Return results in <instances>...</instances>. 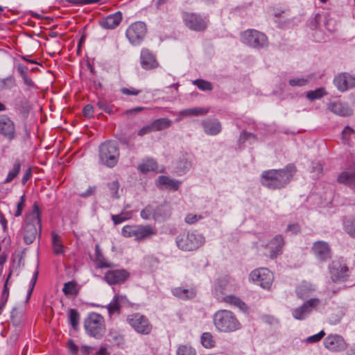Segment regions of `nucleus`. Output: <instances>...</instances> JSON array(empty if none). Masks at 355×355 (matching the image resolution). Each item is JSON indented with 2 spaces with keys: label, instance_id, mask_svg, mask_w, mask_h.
<instances>
[{
  "label": "nucleus",
  "instance_id": "nucleus-20",
  "mask_svg": "<svg viewBox=\"0 0 355 355\" xmlns=\"http://www.w3.org/2000/svg\"><path fill=\"white\" fill-rule=\"evenodd\" d=\"M327 108L334 114L340 116H349L353 114V110L347 103L340 101L329 103Z\"/></svg>",
  "mask_w": 355,
  "mask_h": 355
},
{
  "label": "nucleus",
  "instance_id": "nucleus-49",
  "mask_svg": "<svg viewBox=\"0 0 355 355\" xmlns=\"http://www.w3.org/2000/svg\"><path fill=\"white\" fill-rule=\"evenodd\" d=\"M101 257H102V252L99 248L98 245H96V263L97 266L99 268H109L110 266V263L107 262H103V260H101Z\"/></svg>",
  "mask_w": 355,
  "mask_h": 355
},
{
  "label": "nucleus",
  "instance_id": "nucleus-15",
  "mask_svg": "<svg viewBox=\"0 0 355 355\" xmlns=\"http://www.w3.org/2000/svg\"><path fill=\"white\" fill-rule=\"evenodd\" d=\"M325 348L333 352H339L347 348V343L343 336L338 334H329L323 340Z\"/></svg>",
  "mask_w": 355,
  "mask_h": 355
},
{
  "label": "nucleus",
  "instance_id": "nucleus-6",
  "mask_svg": "<svg viewBox=\"0 0 355 355\" xmlns=\"http://www.w3.org/2000/svg\"><path fill=\"white\" fill-rule=\"evenodd\" d=\"M84 327L86 332L96 338H102L105 331L103 316L96 313L89 314L85 320Z\"/></svg>",
  "mask_w": 355,
  "mask_h": 355
},
{
  "label": "nucleus",
  "instance_id": "nucleus-57",
  "mask_svg": "<svg viewBox=\"0 0 355 355\" xmlns=\"http://www.w3.org/2000/svg\"><path fill=\"white\" fill-rule=\"evenodd\" d=\"M324 336L325 333L323 330H322L315 335L307 337L306 338V342L307 343H315L319 342Z\"/></svg>",
  "mask_w": 355,
  "mask_h": 355
},
{
  "label": "nucleus",
  "instance_id": "nucleus-11",
  "mask_svg": "<svg viewBox=\"0 0 355 355\" xmlns=\"http://www.w3.org/2000/svg\"><path fill=\"white\" fill-rule=\"evenodd\" d=\"M147 33L146 24L142 21L132 24L126 30V37L133 45H139L144 40Z\"/></svg>",
  "mask_w": 355,
  "mask_h": 355
},
{
  "label": "nucleus",
  "instance_id": "nucleus-56",
  "mask_svg": "<svg viewBox=\"0 0 355 355\" xmlns=\"http://www.w3.org/2000/svg\"><path fill=\"white\" fill-rule=\"evenodd\" d=\"M25 195L21 196L19 201L17 204V209L14 214L15 217H19L21 215L22 211L25 207Z\"/></svg>",
  "mask_w": 355,
  "mask_h": 355
},
{
  "label": "nucleus",
  "instance_id": "nucleus-5",
  "mask_svg": "<svg viewBox=\"0 0 355 355\" xmlns=\"http://www.w3.org/2000/svg\"><path fill=\"white\" fill-rule=\"evenodd\" d=\"M125 237H134L137 242H143L151 239L157 234V230L151 225H135L124 226L121 230Z\"/></svg>",
  "mask_w": 355,
  "mask_h": 355
},
{
  "label": "nucleus",
  "instance_id": "nucleus-38",
  "mask_svg": "<svg viewBox=\"0 0 355 355\" xmlns=\"http://www.w3.org/2000/svg\"><path fill=\"white\" fill-rule=\"evenodd\" d=\"M200 342L202 345L207 349H211L215 346L214 337L209 332H204L202 334Z\"/></svg>",
  "mask_w": 355,
  "mask_h": 355
},
{
  "label": "nucleus",
  "instance_id": "nucleus-13",
  "mask_svg": "<svg viewBox=\"0 0 355 355\" xmlns=\"http://www.w3.org/2000/svg\"><path fill=\"white\" fill-rule=\"evenodd\" d=\"M182 19L186 26L192 31H203L207 28L206 20L198 14L184 12Z\"/></svg>",
  "mask_w": 355,
  "mask_h": 355
},
{
  "label": "nucleus",
  "instance_id": "nucleus-30",
  "mask_svg": "<svg viewBox=\"0 0 355 355\" xmlns=\"http://www.w3.org/2000/svg\"><path fill=\"white\" fill-rule=\"evenodd\" d=\"M130 275V272L125 269H112V285L124 283Z\"/></svg>",
  "mask_w": 355,
  "mask_h": 355
},
{
  "label": "nucleus",
  "instance_id": "nucleus-34",
  "mask_svg": "<svg viewBox=\"0 0 355 355\" xmlns=\"http://www.w3.org/2000/svg\"><path fill=\"white\" fill-rule=\"evenodd\" d=\"M52 246L53 252L57 254H64V245L62 243L60 236L55 232L51 233Z\"/></svg>",
  "mask_w": 355,
  "mask_h": 355
},
{
  "label": "nucleus",
  "instance_id": "nucleus-21",
  "mask_svg": "<svg viewBox=\"0 0 355 355\" xmlns=\"http://www.w3.org/2000/svg\"><path fill=\"white\" fill-rule=\"evenodd\" d=\"M204 132L211 136L218 135L222 130V125L218 119H207L202 121Z\"/></svg>",
  "mask_w": 355,
  "mask_h": 355
},
{
  "label": "nucleus",
  "instance_id": "nucleus-37",
  "mask_svg": "<svg viewBox=\"0 0 355 355\" xmlns=\"http://www.w3.org/2000/svg\"><path fill=\"white\" fill-rule=\"evenodd\" d=\"M96 106L99 111H101L98 114V117L100 119L101 116H103V112H105L108 114H111V107L110 105V102L108 100L105 98L99 99L96 103Z\"/></svg>",
  "mask_w": 355,
  "mask_h": 355
},
{
  "label": "nucleus",
  "instance_id": "nucleus-10",
  "mask_svg": "<svg viewBox=\"0 0 355 355\" xmlns=\"http://www.w3.org/2000/svg\"><path fill=\"white\" fill-rule=\"evenodd\" d=\"M129 324L139 334L148 335L152 330V325L148 319L139 313L128 315Z\"/></svg>",
  "mask_w": 355,
  "mask_h": 355
},
{
  "label": "nucleus",
  "instance_id": "nucleus-2",
  "mask_svg": "<svg viewBox=\"0 0 355 355\" xmlns=\"http://www.w3.org/2000/svg\"><path fill=\"white\" fill-rule=\"evenodd\" d=\"M41 211L37 202L33 205V211L26 216L22 227L24 241L26 245L33 243L41 232Z\"/></svg>",
  "mask_w": 355,
  "mask_h": 355
},
{
  "label": "nucleus",
  "instance_id": "nucleus-54",
  "mask_svg": "<svg viewBox=\"0 0 355 355\" xmlns=\"http://www.w3.org/2000/svg\"><path fill=\"white\" fill-rule=\"evenodd\" d=\"M0 87L2 89H11L15 86V78L10 76L0 80Z\"/></svg>",
  "mask_w": 355,
  "mask_h": 355
},
{
  "label": "nucleus",
  "instance_id": "nucleus-60",
  "mask_svg": "<svg viewBox=\"0 0 355 355\" xmlns=\"http://www.w3.org/2000/svg\"><path fill=\"white\" fill-rule=\"evenodd\" d=\"M301 227L298 223L288 224L286 227V232L291 234H297L300 232Z\"/></svg>",
  "mask_w": 355,
  "mask_h": 355
},
{
  "label": "nucleus",
  "instance_id": "nucleus-45",
  "mask_svg": "<svg viewBox=\"0 0 355 355\" xmlns=\"http://www.w3.org/2000/svg\"><path fill=\"white\" fill-rule=\"evenodd\" d=\"M193 84L202 91H211L213 89L212 84L202 79H196L193 81Z\"/></svg>",
  "mask_w": 355,
  "mask_h": 355
},
{
  "label": "nucleus",
  "instance_id": "nucleus-44",
  "mask_svg": "<svg viewBox=\"0 0 355 355\" xmlns=\"http://www.w3.org/2000/svg\"><path fill=\"white\" fill-rule=\"evenodd\" d=\"M345 231L352 238H355V219L349 218L344 221Z\"/></svg>",
  "mask_w": 355,
  "mask_h": 355
},
{
  "label": "nucleus",
  "instance_id": "nucleus-50",
  "mask_svg": "<svg viewBox=\"0 0 355 355\" xmlns=\"http://www.w3.org/2000/svg\"><path fill=\"white\" fill-rule=\"evenodd\" d=\"M112 346H116L121 349L125 347V342L124 338L121 334H112Z\"/></svg>",
  "mask_w": 355,
  "mask_h": 355
},
{
  "label": "nucleus",
  "instance_id": "nucleus-25",
  "mask_svg": "<svg viewBox=\"0 0 355 355\" xmlns=\"http://www.w3.org/2000/svg\"><path fill=\"white\" fill-rule=\"evenodd\" d=\"M220 302H223L232 306L238 307L241 311L244 313H246L248 310L247 304L239 297L233 295L224 296L221 298Z\"/></svg>",
  "mask_w": 355,
  "mask_h": 355
},
{
  "label": "nucleus",
  "instance_id": "nucleus-29",
  "mask_svg": "<svg viewBox=\"0 0 355 355\" xmlns=\"http://www.w3.org/2000/svg\"><path fill=\"white\" fill-rule=\"evenodd\" d=\"M158 164L155 159L153 158H148L144 160L142 163L139 164L137 170L143 173L146 174L150 171H155L157 169Z\"/></svg>",
  "mask_w": 355,
  "mask_h": 355
},
{
  "label": "nucleus",
  "instance_id": "nucleus-23",
  "mask_svg": "<svg viewBox=\"0 0 355 355\" xmlns=\"http://www.w3.org/2000/svg\"><path fill=\"white\" fill-rule=\"evenodd\" d=\"M171 205L169 203H164L154 207V220L161 221L168 218L171 215Z\"/></svg>",
  "mask_w": 355,
  "mask_h": 355
},
{
  "label": "nucleus",
  "instance_id": "nucleus-16",
  "mask_svg": "<svg viewBox=\"0 0 355 355\" xmlns=\"http://www.w3.org/2000/svg\"><path fill=\"white\" fill-rule=\"evenodd\" d=\"M98 164L101 166L111 168V141L106 140L98 146Z\"/></svg>",
  "mask_w": 355,
  "mask_h": 355
},
{
  "label": "nucleus",
  "instance_id": "nucleus-55",
  "mask_svg": "<svg viewBox=\"0 0 355 355\" xmlns=\"http://www.w3.org/2000/svg\"><path fill=\"white\" fill-rule=\"evenodd\" d=\"M255 140V136L250 132H246L243 130L239 137V144H242L245 143L246 141H254Z\"/></svg>",
  "mask_w": 355,
  "mask_h": 355
},
{
  "label": "nucleus",
  "instance_id": "nucleus-51",
  "mask_svg": "<svg viewBox=\"0 0 355 355\" xmlns=\"http://www.w3.org/2000/svg\"><path fill=\"white\" fill-rule=\"evenodd\" d=\"M131 214L129 212H122L120 214L112 215V220L115 225L119 224L124 220L130 218Z\"/></svg>",
  "mask_w": 355,
  "mask_h": 355
},
{
  "label": "nucleus",
  "instance_id": "nucleus-31",
  "mask_svg": "<svg viewBox=\"0 0 355 355\" xmlns=\"http://www.w3.org/2000/svg\"><path fill=\"white\" fill-rule=\"evenodd\" d=\"M129 304L130 302L125 295L116 294L112 300V314L115 312L119 313L121 307L127 306Z\"/></svg>",
  "mask_w": 355,
  "mask_h": 355
},
{
  "label": "nucleus",
  "instance_id": "nucleus-28",
  "mask_svg": "<svg viewBox=\"0 0 355 355\" xmlns=\"http://www.w3.org/2000/svg\"><path fill=\"white\" fill-rule=\"evenodd\" d=\"M14 110L23 118L26 119L28 116L31 107L28 101L25 98H19L15 101Z\"/></svg>",
  "mask_w": 355,
  "mask_h": 355
},
{
  "label": "nucleus",
  "instance_id": "nucleus-53",
  "mask_svg": "<svg viewBox=\"0 0 355 355\" xmlns=\"http://www.w3.org/2000/svg\"><path fill=\"white\" fill-rule=\"evenodd\" d=\"M354 130L349 126H346L342 131V140L344 144H348Z\"/></svg>",
  "mask_w": 355,
  "mask_h": 355
},
{
  "label": "nucleus",
  "instance_id": "nucleus-14",
  "mask_svg": "<svg viewBox=\"0 0 355 355\" xmlns=\"http://www.w3.org/2000/svg\"><path fill=\"white\" fill-rule=\"evenodd\" d=\"M0 135L9 141L17 137L15 124L6 114L0 115Z\"/></svg>",
  "mask_w": 355,
  "mask_h": 355
},
{
  "label": "nucleus",
  "instance_id": "nucleus-32",
  "mask_svg": "<svg viewBox=\"0 0 355 355\" xmlns=\"http://www.w3.org/2000/svg\"><path fill=\"white\" fill-rule=\"evenodd\" d=\"M338 181L352 187H355V170L343 172L338 176Z\"/></svg>",
  "mask_w": 355,
  "mask_h": 355
},
{
  "label": "nucleus",
  "instance_id": "nucleus-62",
  "mask_svg": "<svg viewBox=\"0 0 355 355\" xmlns=\"http://www.w3.org/2000/svg\"><path fill=\"white\" fill-rule=\"evenodd\" d=\"M152 132H154L153 130V127H152V124L151 123H150L149 124L144 126L143 128H141L139 131H138V133L137 135L139 136H144L145 135H148Z\"/></svg>",
  "mask_w": 355,
  "mask_h": 355
},
{
  "label": "nucleus",
  "instance_id": "nucleus-22",
  "mask_svg": "<svg viewBox=\"0 0 355 355\" xmlns=\"http://www.w3.org/2000/svg\"><path fill=\"white\" fill-rule=\"evenodd\" d=\"M140 63L146 70L155 69L158 65L155 55L147 49H143L141 51Z\"/></svg>",
  "mask_w": 355,
  "mask_h": 355
},
{
  "label": "nucleus",
  "instance_id": "nucleus-12",
  "mask_svg": "<svg viewBox=\"0 0 355 355\" xmlns=\"http://www.w3.org/2000/svg\"><path fill=\"white\" fill-rule=\"evenodd\" d=\"M320 304V299L315 297L311 298L304 302L300 306L293 309L292 315L296 320H304Z\"/></svg>",
  "mask_w": 355,
  "mask_h": 355
},
{
  "label": "nucleus",
  "instance_id": "nucleus-3",
  "mask_svg": "<svg viewBox=\"0 0 355 355\" xmlns=\"http://www.w3.org/2000/svg\"><path fill=\"white\" fill-rule=\"evenodd\" d=\"M213 322L219 332L232 333L241 329V324L235 314L226 309L217 311L213 315Z\"/></svg>",
  "mask_w": 355,
  "mask_h": 355
},
{
  "label": "nucleus",
  "instance_id": "nucleus-27",
  "mask_svg": "<svg viewBox=\"0 0 355 355\" xmlns=\"http://www.w3.org/2000/svg\"><path fill=\"white\" fill-rule=\"evenodd\" d=\"M315 290V286L306 281L302 282L296 288V294L300 299H305Z\"/></svg>",
  "mask_w": 355,
  "mask_h": 355
},
{
  "label": "nucleus",
  "instance_id": "nucleus-59",
  "mask_svg": "<svg viewBox=\"0 0 355 355\" xmlns=\"http://www.w3.org/2000/svg\"><path fill=\"white\" fill-rule=\"evenodd\" d=\"M123 19V15L121 11L116 12L112 14V29L118 26L121 22Z\"/></svg>",
  "mask_w": 355,
  "mask_h": 355
},
{
  "label": "nucleus",
  "instance_id": "nucleus-35",
  "mask_svg": "<svg viewBox=\"0 0 355 355\" xmlns=\"http://www.w3.org/2000/svg\"><path fill=\"white\" fill-rule=\"evenodd\" d=\"M208 112V110L202 107H191L182 110L180 112V115L183 116H200L205 115Z\"/></svg>",
  "mask_w": 355,
  "mask_h": 355
},
{
  "label": "nucleus",
  "instance_id": "nucleus-36",
  "mask_svg": "<svg viewBox=\"0 0 355 355\" xmlns=\"http://www.w3.org/2000/svg\"><path fill=\"white\" fill-rule=\"evenodd\" d=\"M334 83L341 92H344L349 89L345 73H341L336 76L334 79Z\"/></svg>",
  "mask_w": 355,
  "mask_h": 355
},
{
  "label": "nucleus",
  "instance_id": "nucleus-43",
  "mask_svg": "<svg viewBox=\"0 0 355 355\" xmlns=\"http://www.w3.org/2000/svg\"><path fill=\"white\" fill-rule=\"evenodd\" d=\"M78 291V284L74 281L65 283L62 288V291L65 295H76Z\"/></svg>",
  "mask_w": 355,
  "mask_h": 355
},
{
  "label": "nucleus",
  "instance_id": "nucleus-41",
  "mask_svg": "<svg viewBox=\"0 0 355 355\" xmlns=\"http://www.w3.org/2000/svg\"><path fill=\"white\" fill-rule=\"evenodd\" d=\"M21 169V163L19 160H16L13 164V167L11 171H9L7 178L4 180V183L7 184L10 182L13 179H15L17 175L19 174Z\"/></svg>",
  "mask_w": 355,
  "mask_h": 355
},
{
  "label": "nucleus",
  "instance_id": "nucleus-8",
  "mask_svg": "<svg viewBox=\"0 0 355 355\" xmlns=\"http://www.w3.org/2000/svg\"><path fill=\"white\" fill-rule=\"evenodd\" d=\"M330 277L334 282H345L350 276L349 269L342 258L334 260L329 266Z\"/></svg>",
  "mask_w": 355,
  "mask_h": 355
},
{
  "label": "nucleus",
  "instance_id": "nucleus-48",
  "mask_svg": "<svg viewBox=\"0 0 355 355\" xmlns=\"http://www.w3.org/2000/svg\"><path fill=\"white\" fill-rule=\"evenodd\" d=\"M140 215L144 220H148L151 217L154 219V206L151 205H147L141 211Z\"/></svg>",
  "mask_w": 355,
  "mask_h": 355
},
{
  "label": "nucleus",
  "instance_id": "nucleus-19",
  "mask_svg": "<svg viewBox=\"0 0 355 355\" xmlns=\"http://www.w3.org/2000/svg\"><path fill=\"white\" fill-rule=\"evenodd\" d=\"M193 166V156L185 153L182 155L176 162L175 172L178 175L187 173Z\"/></svg>",
  "mask_w": 355,
  "mask_h": 355
},
{
  "label": "nucleus",
  "instance_id": "nucleus-40",
  "mask_svg": "<svg viewBox=\"0 0 355 355\" xmlns=\"http://www.w3.org/2000/svg\"><path fill=\"white\" fill-rule=\"evenodd\" d=\"M326 95L324 88L320 87L315 90H311L306 92V97L311 101H314L318 99H320Z\"/></svg>",
  "mask_w": 355,
  "mask_h": 355
},
{
  "label": "nucleus",
  "instance_id": "nucleus-42",
  "mask_svg": "<svg viewBox=\"0 0 355 355\" xmlns=\"http://www.w3.org/2000/svg\"><path fill=\"white\" fill-rule=\"evenodd\" d=\"M80 321V314L76 309H71L69 312V322L73 329H78Z\"/></svg>",
  "mask_w": 355,
  "mask_h": 355
},
{
  "label": "nucleus",
  "instance_id": "nucleus-17",
  "mask_svg": "<svg viewBox=\"0 0 355 355\" xmlns=\"http://www.w3.org/2000/svg\"><path fill=\"white\" fill-rule=\"evenodd\" d=\"M312 252L320 261H326L331 257V250L329 244L323 241H318L313 244Z\"/></svg>",
  "mask_w": 355,
  "mask_h": 355
},
{
  "label": "nucleus",
  "instance_id": "nucleus-9",
  "mask_svg": "<svg viewBox=\"0 0 355 355\" xmlns=\"http://www.w3.org/2000/svg\"><path fill=\"white\" fill-rule=\"evenodd\" d=\"M249 279L261 288L269 290L273 282L274 276L268 268H261L252 270L250 274Z\"/></svg>",
  "mask_w": 355,
  "mask_h": 355
},
{
  "label": "nucleus",
  "instance_id": "nucleus-64",
  "mask_svg": "<svg viewBox=\"0 0 355 355\" xmlns=\"http://www.w3.org/2000/svg\"><path fill=\"white\" fill-rule=\"evenodd\" d=\"M202 217L200 216L189 214H187V216L185 217V222L188 224H193L197 222Z\"/></svg>",
  "mask_w": 355,
  "mask_h": 355
},
{
  "label": "nucleus",
  "instance_id": "nucleus-63",
  "mask_svg": "<svg viewBox=\"0 0 355 355\" xmlns=\"http://www.w3.org/2000/svg\"><path fill=\"white\" fill-rule=\"evenodd\" d=\"M94 107L92 105L88 104L85 105L83 110V114L85 117L90 118L93 116Z\"/></svg>",
  "mask_w": 355,
  "mask_h": 355
},
{
  "label": "nucleus",
  "instance_id": "nucleus-4",
  "mask_svg": "<svg viewBox=\"0 0 355 355\" xmlns=\"http://www.w3.org/2000/svg\"><path fill=\"white\" fill-rule=\"evenodd\" d=\"M205 242V236L197 231L184 232L175 238L178 248L182 251L196 250L203 245Z\"/></svg>",
  "mask_w": 355,
  "mask_h": 355
},
{
  "label": "nucleus",
  "instance_id": "nucleus-7",
  "mask_svg": "<svg viewBox=\"0 0 355 355\" xmlns=\"http://www.w3.org/2000/svg\"><path fill=\"white\" fill-rule=\"evenodd\" d=\"M241 39L244 44L254 49H264L268 46L267 36L254 29H248L243 32Z\"/></svg>",
  "mask_w": 355,
  "mask_h": 355
},
{
  "label": "nucleus",
  "instance_id": "nucleus-58",
  "mask_svg": "<svg viewBox=\"0 0 355 355\" xmlns=\"http://www.w3.org/2000/svg\"><path fill=\"white\" fill-rule=\"evenodd\" d=\"M99 25L104 30L111 29V15H107L99 21Z\"/></svg>",
  "mask_w": 355,
  "mask_h": 355
},
{
  "label": "nucleus",
  "instance_id": "nucleus-61",
  "mask_svg": "<svg viewBox=\"0 0 355 355\" xmlns=\"http://www.w3.org/2000/svg\"><path fill=\"white\" fill-rule=\"evenodd\" d=\"M121 92L122 94H123L125 95H128V96H130V95L137 96L141 93V90L137 89L134 87H130V88L123 87L121 89Z\"/></svg>",
  "mask_w": 355,
  "mask_h": 355
},
{
  "label": "nucleus",
  "instance_id": "nucleus-33",
  "mask_svg": "<svg viewBox=\"0 0 355 355\" xmlns=\"http://www.w3.org/2000/svg\"><path fill=\"white\" fill-rule=\"evenodd\" d=\"M153 130L154 132L161 131L168 128L172 121L167 118H159L151 122Z\"/></svg>",
  "mask_w": 355,
  "mask_h": 355
},
{
  "label": "nucleus",
  "instance_id": "nucleus-46",
  "mask_svg": "<svg viewBox=\"0 0 355 355\" xmlns=\"http://www.w3.org/2000/svg\"><path fill=\"white\" fill-rule=\"evenodd\" d=\"M311 79V76L302 77V78H293L289 80V85L291 87H303L307 85L309 80Z\"/></svg>",
  "mask_w": 355,
  "mask_h": 355
},
{
  "label": "nucleus",
  "instance_id": "nucleus-24",
  "mask_svg": "<svg viewBox=\"0 0 355 355\" xmlns=\"http://www.w3.org/2000/svg\"><path fill=\"white\" fill-rule=\"evenodd\" d=\"M172 293L179 299L187 300L194 298L196 295V291L193 288L177 287L172 290Z\"/></svg>",
  "mask_w": 355,
  "mask_h": 355
},
{
  "label": "nucleus",
  "instance_id": "nucleus-18",
  "mask_svg": "<svg viewBox=\"0 0 355 355\" xmlns=\"http://www.w3.org/2000/svg\"><path fill=\"white\" fill-rule=\"evenodd\" d=\"M284 244V238L282 234L275 236L266 245V248L269 250L270 252L269 257L274 259L282 254Z\"/></svg>",
  "mask_w": 355,
  "mask_h": 355
},
{
  "label": "nucleus",
  "instance_id": "nucleus-47",
  "mask_svg": "<svg viewBox=\"0 0 355 355\" xmlns=\"http://www.w3.org/2000/svg\"><path fill=\"white\" fill-rule=\"evenodd\" d=\"M177 355H196V351L190 345H180L176 352Z\"/></svg>",
  "mask_w": 355,
  "mask_h": 355
},
{
  "label": "nucleus",
  "instance_id": "nucleus-1",
  "mask_svg": "<svg viewBox=\"0 0 355 355\" xmlns=\"http://www.w3.org/2000/svg\"><path fill=\"white\" fill-rule=\"evenodd\" d=\"M297 173L294 164H288L281 169L265 171L261 176L263 186L270 189H280L286 187Z\"/></svg>",
  "mask_w": 355,
  "mask_h": 355
},
{
  "label": "nucleus",
  "instance_id": "nucleus-26",
  "mask_svg": "<svg viewBox=\"0 0 355 355\" xmlns=\"http://www.w3.org/2000/svg\"><path fill=\"white\" fill-rule=\"evenodd\" d=\"M181 182L180 180L171 179L165 175H160L157 180V184L160 187H164L165 189H171L173 191H178Z\"/></svg>",
  "mask_w": 355,
  "mask_h": 355
},
{
  "label": "nucleus",
  "instance_id": "nucleus-39",
  "mask_svg": "<svg viewBox=\"0 0 355 355\" xmlns=\"http://www.w3.org/2000/svg\"><path fill=\"white\" fill-rule=\"evenodd\" d=\"M227 285V282L225 280H218L215 286L214 295L218 301H220L221 298L223 297L225 294V287Z\"/></svg>",
  "mask_w": 355,
  "mask_h": 355
},
{
  "label": "nucleus",
  "instance_id": "nucleus-52",
  "mask_svg": "<svg viewBox=\"0 0 355 355\" xmlns=\"http://www.w3.org/2000/svg\"><path fill=\"white\" fill-rule=\"evenodd\" d=\"M324 23L326 28L329 31L334 32L336 31V21L331 18L329 15L324 16Z\"/></svg>",
  "mask_w": 355,
  "mask_h": 355
}]
</instances>
